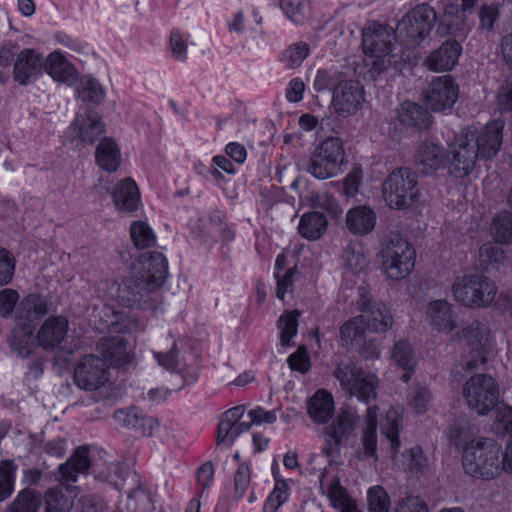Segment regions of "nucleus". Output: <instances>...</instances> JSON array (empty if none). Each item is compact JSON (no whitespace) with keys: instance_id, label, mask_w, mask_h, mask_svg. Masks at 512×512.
I'll list each match as a JSON object with an SVG mask.
<instances>
[{"instance_id":"nucleus-1","label":"nucleus","mask_w":512,"mask_h":512,"mask_svg":"<svg viewBox=\"0 0 512 512\" xmlns=\"http://www.w3.org/2000/svg\"><path fill=\"white\" fill-rule=\"evenodd\" d=\"M89 452L85 446L78 447L69 459L58 468L60 485L49 488L42 497L44 512H69L74 505L76 489L70 488L69 483L76 482L78 474L85 473L90 468Z\"/></svg>"},{"instance_id":"nucleus-2","label":"nucleus","mask_w":512,"mask_h":512,"mask_svg":"<svg viewBox=\"0 0 512 512\" xmlns=\"http://www.w3.org/2000/svg\"><path fill=\"white\" fill-rule=\"evenodd\" d=\"M462 465L473 477L494 479L504 472L502 447L491 438L473 439L464 448Z\"/></svg>"},{"instance_id":"nucleus-3","label":"nucleus","mask_w":512,"mask_h":512,"mask_svg":"<svg viewBox=\"0 0 512 512\" xmlns=\"http://www.w3.org/2000/svg\"><path fill=\"white\" fill-rule=\"evenodd\" d=\"M393 39L394 33L386 26L378 25L363 31L364 62L371 78L375 79L390 65L397 63L396 55L393 53Z\"/></svg>"},{"instance_id":"nucleus-4","label":"nucleus","mask_w":512,"mask_h":512,"mask_svg":"<svg viewBox=\"0 0 512 512\" xmlns=\"http://www.w3.org/2000/svg\"><path fill=\"white\" fill-rule=\"evenodd\" d=\"M381 271L392 281L406 279L413 271L416 252L413 245L398 234L389 235L379 251Z\"/></svg>"},{"instance_id":"nucleus-5","label":"nucleus","mask_w":512,"mask_h":512,"mask_svg":"<svg viewBox=\"0 0 512 512\" xmlns=\"http://www.w3.org/2000/svg\"><path fill=\"white\" fill-rule=\"evenodd\" d=\"M346 163L343 142L339 137H327L311 153L306 171L314 178L326 180L339 175Z\"/></svg>"},{"instance_id":"nucleus-6","label":"nucleus","mask_w":512,"mask_h":512,"mask_svg":"<svg viewBox=\"0 0 512 512\" xmlns=\"http://www.w3.org/2000/svg\"><path fill=\"white\" fill-rule=\"evenodd\" d=\"M333 375L349 397H356L364 403H369L376 398L378 377L372 373H365L353 361L339 363Z\"/></svg>"},{"instance_id":"nucleus-7","label":"nucleus","mask_w":512,"mask_h":512,"mask_svg":"<svg viewBox=\"0 0 512 512\" xmlns=\"http://www.w3.org/2000/svg\"><path fill=\"white\" fill-rule=\"evenodd\" d=\"M462 396L472 411L478 416H486L499 403V384L490 375L475 374L464 383Z\"/></svg>"},{"instance_id":"nucleus-8","label":"nucleus","mask_w":512,"mask_h":512,"mask_svg":"<svg viewBox=\"0 0 512 512\" xmlns=\"http://www.w3.org/2000/svg\"><path fill=\"white\" fill-rule=\"evenodd\" d=\"M454 299L470 308L489 306L495 299L497 287L483 274H467L459 277L452 285Z\"/></svg>"},{"instance_id":"nucleus-9","label":"nucleus","mask_w":512,"mask_h":512,"mask_svg":"<svg viewBox=\"0 0 512 512\" xmlns=\"http://www.w3.org/2000/svg\"><path fill=\"white\" fill-rule=\"evenodd\" d=\"M382 192L390 208H407L419 194L417 176L409 168L396 169L383 182Z\"/></svg>"},{"instance_id":"nucleus-10","label":"nucleus","mask_w":512,"mask_h":512,"mask_svg":"<svg viewBox=\"0 0 512 512\" xmlns=\"http://www.w3.org/2000/svg\"><path fill=\"white\" fill-rule=\"evenodd\" d=\"M436 12L428 4H420L407 12L397 25V34L409 47L418 46L431 32Z\"/></svg>"},{"instance_id":"nucleus-11","label":"nucleus","mask_w":512,"mask_h":512,"mask_svg":"<svg viewBox=\"0 0 512 512\" xmlns=\"http://www.w3.org/2000/svg\"><path fill=\"white\" fill-rule=\"evenodd\" d=\"M489 334L488 328L479 321H473L460 332L459 339L463 348L467 349L460 363L465 372L472 373L486 363Z\"/></svg>"},{"instance_id":"nucleus-12","label":"nucleus","mask_w":512,"mask_h":512,"mask_svg":"<svg viewBox=\"0 0 512 512\" xmlns=\"http://www.w3.org/2000/svg\"><path fill=\"white\" fill-rule=\"evenodd\" d=\"M133 275L152 290L155 298H160L158 288L168 275L167 260L160 252L143 253L133 266Z\"/></svg>"},{"instance_id":"nucleus-13","label":"nucleus","mask_w":512,"mask_h":512,"mask_svg":"<svg viewBox=\"0 0 512 512\" xmlns=\"http://www.w3.org/2000/svg\"><path fill=\"white\" fill-rule=\"evenodd\" d=\"M473 145L474 143L468 140L464 131L450 145L447 153L448 171L454 177H466L474 170L480 157Z\"/></svg>"},{"instance_id":"nucleus-14","label":"nucleus","mask_w":512,"mask_h":512,"mask_svg":"<svg viewBox=\"0 0 512 512\" xmlns=\"http://www.w3.org/2000/svg\"><path fill=\"white\" fill-rule=\"evenodd\" d=\"M504 121L494 120L487 123L480 131L474 128L464 129V133L481 159H491L500 151L503 140Z\"/></svg>"},{"instance_id":"nucleus-15","label":"nucleus","mask_w":512,"mask_h":512,"mask_svg":"<svg viewBox=\"0 0 512 512\" xmlns=\"http://www.w3.org/2000/svg\"><path fill=\"white\" fill-rule=\"evenodd\" d=\"M356 419L353 412L342 410L335 420L324 429L325 446L322 449L324 454L329 457L339 454L340 447L346 445L354 437Z\"/></svg>"},{"instance_id":"nucleus-16","label":"nucleus","mask_w":512,"mask_h":512,"mask_svg":"<svg viewBox=\"0 0 512 512\" xmlns=\"http://www.w3.org/2000/svg\"><path fill=\"white\" fill-rule=\"evenodd\" d=\"M459 96L458 85L450 75L433 78L424 91V103L434 112L451 109Z\"/></svg>"},{"instance_id":"nucleus-17","label":"nucleus","mask_w":512,"mask_h":512,"mask_svg":"<svg viewBox=\"0 0 512 512\" xmlns=\"http://www.w3.org/2000/svg\"><path fill=\"white\" fill-rule=\"evenodd\" d=\"M107 379V365L95 355L83 356L74 370V382L82 390H97L104 385Z\"/></svg>"},{"instance_id":"nucleus-18","label":"nucleus","mask_w":512,"mask_h":512,"mask_svg":"<svg viewBox=\"0 0 512 512\" xmlns=\"http://www.w3.org/2000/svg\"><path fill=\"white\" fill-rule=\"evenodd\" d=\"M364 101V87L358 81L341 80L333 89L332 107L339 116L354 115Z\"/></svg>"},{"instance_id":"nucleus-19","label":"nucleus","mask_w":512,"mask_h":512,"mask_svg":"<svg viewBox=\"0 0 512 512\" xmlns=\"http://www.w3.org/2000/svg\"><path fill=\"white\" fill-rule=\"evenodd\" d=\"M152 290L138 280L133 274L118 288L117 300L126 307L137 306L144 309H155L160 298H155Z\"/></svg>"},{"instance_id":"nucleus-20","label":"nucleus","mask_w":512,"mask_h":512,"mask_svg":"<svg viewBox=\"0 0 512 512\" xmlns=\"http://www.w3.org/2000/svg\"><path fill=\"white\" fill-rule=\"evenodd\" d=\"M44 57L34 49L26 48L17 54L14 62L13 79L20 85H27L42 74Z\"/></svg>"},{"instance_id":"nucleus-21","label":"nucleus","mask_w":512,"mask_h":512,"mask_svg":"<svg viewBox=\"0 0 512 512\" xmlns=\"http://www.w3.org/2000/svg\"><path fill=\"white\" fill-rule=\"evenodd\" d=\"M462 47L456 40H446L424 60V66L433 72H446L453 69L461 55Z\"/></svg>"},{"instance_id":"nucleus-22","label":"nucleus","mask_w":512,"mask_h":512,"mask_svg":"<svg viewBox=\"0 0 512 512\" xmlns=\"http://www.w3.org/2000/svg\"><path fill=\"white\" fill-rule=\"evenodd\" d=\"M112 200L120 213L132 214L141 205L139 188L132 178L120 180L112 191Z\"/></svg>"},{"instance_id":"nucleus-23","label":"nucleus","mask_w":512,"mask_h":512,"mask_svg":"<svg viewBox=\"0 0 512 512\" xmlns=\"http://www.w3.org/2000/svg\"><path fill=\"white\" fill-rule=\"evenodd\" d=\"M105 132V124L95 113L78 115L70 126V134L85 144H93Z\"/></svg>"},{"instance_id":"nucleus-24","label":"nucleus","mask_w":512,"mask_h":512,"mask_svg":"<svg viewBox=\"0 0 512 512\" xmlns=\"http://www.w3.org/2000/svg\"><path fill=\"white\" fill-rule=\"evenodd\" d=\"M96 349L107 366L121 367L131 362V356L127 350V341L120 336L100 339Z\"/></svg>"},{"instance_id":"nucleus-25","label":"nucleus","mask_w":512,"mask_h":512,"mask_svg":"<svg viewBox=\"0 0 512 512\" xmlns=\"http://www.w3.org/2000/svg\"><path fill=\"white\" fill-rule=\"evenodd\" d=\"M443 163V148L433 141H423L415 152L414 164L421 174L432 175Z\"/></svg>"},{"instance_id":"nucleus-26","label":"nucleus","mask_w":512,"mask_h":512,"mask_svg":"<svg viewBox=\"0 0 512 512\" xmlns=\"http://www.w3.org/2000/svg\"><path fill=\"white\" fill-rule=\"evenodd\" d=\"M427 318L433 329L448 334L456 328V314L446 300H433L427 307Z\"/></svg>"},{"instance_id":"nucleus-27","label":"nucleus","mask_w":512,"mask_h":512,"mask_svg":"<svg viewBox=\"0 0 512 512\" xmlns=\"http://www.w3.org/2000/svg\"><path fill=\"white\" fill-rule=\"evenodd\" d=\"M67 331L68 321L65 317H49L37 333L38 343L45 350H53L63 342Z\"/></svg>"},{"instance_id":"nucleus-28","label":"nucleus","mask_w":512,"mask_h":512,"mask_svg":"<svg viewBox=\"0 0 512 512\" xmlns=\"http://www.w3.org/2000/svg\"><path fill=\"white\" fill-rule=\"evenodd\" d=\"M376 221L375 211L366 205H359L349 209L345 219L348 231L357 236L370 234L375 228Z\"/></svg>"},{"instance_id":"nucleus-29","label":"nucleus","mask_w":512,"mask_h":512,"mask_svg":"<svg viewBox=\"0 0 512 512\" xmlns=\"http://www.w3.org/2000/svg\"><path fill=\"white\" fill-rule=\"evenodd\" d=\"M306 408L309 418L315 424H326L335 412L333 396L328 391L319 389L309 398Z\"/></svg>"},{"instance_id":"nucleus-30","label":"nucleus","mask_w":512,"mask_h":512,"mask_svg":"<svg viewBox=\"0 0 512 512\" xmlns=\"http://www.w3.org/2000/svg\"><path fill=\"white\" fill-rule=\"evenodd\" d=\"M54 80L73 86L78 78V72L66 57L59 53L53 52L44 59V68Z\"/></svg>"},{"instance_id":"nucleus-31","label":"nucleus","mask_w":512,"mask_h":512,"mask_svg":"<svg viewBox=\"0 0 512 512\" xmlns=\"http://www.w3.org/2000/svg\"><path fill=\"white\" fill-rule=\"evenodd\" d=\"M324 475L320 479V488L323 493L328 497L333 508L340 512H362L354 499H352L347 490L341 486L338 477H333L327 485L324 482Z\"/></svg>"},{"instance_id":"nucleus-32","label":"nucleus","mask_w":512,"mask_h":512,"mask_svg":"<svg viewBox=\"0 0 512 512\" xmlns=\"http://www.w3.org/2000/svg\"><path fill=\"white\" fill-rule=\"evenodd\" d=\"M49 311L48 302L39 294H29L16 307L15 316L18 323L28 324L45 316Z\"/></svg>"},{"instance_id":"nucleus-33","label":"nucleus","mask_w":512,"mask_h":512,"mask_svg":"<svg viewBox=\"0 0 512 512\" xmlns=\"http://www.w3.org/2000/svg\"><path fill=\"white\" fill-rule=\"evenodd\" d=\"M360 316L365 319V327L373 332H385L394 323L390 310L382 303L367 305Z\"/></svg>"},{"instance_id":"nucleus-34","label":"nucleus","mask_w":512,"mask_h":512,"mask_svg":"<svg viewBox=\"0 0 512 512\" xmlns=\"http://www.w3.org/2000/svg\"><path fill=\"white\" fill-rule=\"evenodd\" d=\"M97 164L105 171L115 172L121 163V153L116 142L109 137L103 138L95 152Z\"/></svg>"},{"instance_id":"nucleus-35","label":"nucleus","mask_w":512,"mask_h":512,"mask_svg":"<svg viewBox=\"0 0 512 512\" xmlns=\"http://www.w3.org/2000/svg\"><path fill=\"white\" fill-rule=\"evenodd\" d=\"M11 350L21 358H28L34 348L33 326L18 323L9 341Z\"/></svg>"},{"instance_id":"nucleus-36","label":"nucleus","mask_w":512,"mask_h":512,"mask_svg":"<svg viewBox=\"0 0 512 512\" xmlns=\"http://www.w3.org/2000/svg\"><path fill=\"white\" fill-rule=\"evenodd\" d=\"M399 120L411 127L428 128L432 123L430 113L419 104L404 102L398 111Z\"/></svg>"},{"instance_id":"nucleus-37","label":"nucleus","mask_w":512,"mask_h":512,"mask_svg":"<svg viewBox=\"0 0 512 512\" xmlns=\"http://www.w3.org/2000/svg\"><path fill=\"white\" fill-rule=\"evenodd\" d=\"M377 406L367 408L365 417V428L362 435V449L365 457L377 459Z\"/></svg>"},{"instance_id":"nucleus-38","label":"nucleus","mask_w":512,"mask_h":512,"mask_svg":"<svg viewBox=\"0 0 512 512\" xmlns=\"http://www.w3.org/2000/svg\"><path fill=\"white\" fill-rule=\"evenodd\" d=\"M327 219L320 212H309L302 215L298 230L308 240L319 239L327 229Z\"/></svg>"},{"instance_id":"nucleus-39","label":"nucleus","mask_w":512,"mask_h":512,"mask_svg":"<svg viewBox=\"0 0 512 512\" xmlns=\"http://www.w3.org/2000/svg\"><path fill=\"white\" fill-rule=\"evenodd\" d=\"M43 503L42 495L32 488L18 492L14 500L7 506L5 512H38Z\"/></svg>"},{"instance_id":"nucleus-40","label":"nucleus","mask_w":512,"mask_h":512,"mask_svg":"<svg viewBox=\"0 0 512 512\" xmlns=\"http://www.w3.org/2000/svg\"><path fill=\"white\" fill-rule=\"evenodd\" d=\"M115 418L123 421L124 425L140 432L143 436H151L152 431L158 425L155 419L139 415L134 410L119 411L115 414Z\"/></svg>"},{"instance_id":"nucleus-41","label":"nucleus","mask_w":512,"mask_h":512,"mask_svg":"<svg viewBox=\"0 0 512 512\" xmlns=\"http://www.w3.org/2000/svg\"><path fill=\"white\" fill-rule=\"evenodd\" d=\"M402 429V418L399 413L390 409L386 413L384 422L382 423L381 430L383 435L390 443L391 456L395 457L400 448V440L398 438Z\"/></svg>"},{"instance_id":"nucleus-42","label":"nucleus","mask_w":512,"mask_h":512,"mask_svg":"<svg viewBox=\"0 0 512 512\" xmlns=\"http://www.w3.org/2000/svg\"><path fill=\"white\" fill-rule=\"evenodd\" d=\"M391 357L402 369L414 371L417 364V357L414 349L407 340H398L392 347Z\"/></svg>"},{"instance_id":"nucleus-43","label":"nucleus","mask_w":512,"mask_h":512,"mask_svg":"<svg viewBox=\"0 0 512 512\" xmlns=\"http://www.w3.org/2000/svg\"><path fill=\"white\" fill-rule=\"evenodd\" d=\"M433 395L430 389L423 385L413 386L407 396L408 406L417 414L427 412L432 404Z\"/></svg>"},{"instance_id":"nucleus-44","label":"nucleus","mask_w":512,"mask_h":512,"mask_svg":"<svg viewBox=\"0 0 512 512\" xmlns=\"http://www.w3.org/2000/svg\"><path fill=\"white\" fill-rule=\"evenodd\" d=\"M130 237L138 249H147L155 245L156 236L152 228L143 221H134L130 226Z\"/></svg>"},{"instance_id":"nucleus-45","label":"nucleus","mask_w":512,"mask_h":512,"mask_svg":"<svg viewBox=\"0 0 512 512\" xmlns=\"http://www.w3.org/2000/svg\"><path fill=\"white\" fill-rule=\"evenodd\" d=\"M491 233L498 243L512 242V213L509 211L500 212L492 222Z\"/></svg>"},{"instance_id":"nucleus-46","label":"nucleus","mask_w":512,"mask_h":512,"mask_svg":"<svg viewBox=\"0 0 512 512\" xmlns=\"http://www.w3.org/2000/svg\"><path fill=\"white\" fill-rule=\"evenodd\" d=\"M280 7L286 16L296 24H302L310 17L308 0H280Z\"/></svg>"},{"instance_id":"nucleus-47","label":"nucleus","mask_w":512,"mask_h":512,"mask_svg":"<svg viewBox=\"0 0 512 512\" xmlns=\"http://www.w3.org/2000/svg\"><path fill=\"white\" fill-rule=\"evenodd\" d=\"M345 264L352 273H360L367 267V259L360 243H349L343 252Z\"/></svg>"},{"instance_id":"nucleus-48","label":"nucleus","mask_w":512,"mask_h":512,"mask_svg":"<svg viewBox=\"0 0 512 512\" xmlns=\"http://www.w3.org/2000/svg\"><path fill=\"white\" fill-rule=\"evenodd\" d=\"M17 465L13 460L0 462V502L6 500L14 491Z\"/></svg>"},{"instance_id":"nucleus-49","label":"nucleus","mask_w":512,"mask_h":512,"mask_svg":"<svg viewBox=\"0 0 512 512\" xmlns=\"http://www.w3.org/2000/svg\"><path fill=\"white\" fill-rule=\"evenodd\" d=\"M407 460V468L413 474H425L430 471L432 462L424 454L421 447L415 446L404 453Z\"/></svg>"},{"instance_id":"nucleus-50","label":"nucleus","mask_w":512,"mask_h":512,"mask_svg":"<svg viewBox=\"0 0 512 512\" xmlns=\"http://www.w3.org/2000/svg\"><path fill=\"white\" fill-rule=\"evenodd\" d=\"M298 316V311L286 312L278 320L280 344L284 347L291 346V339L297 334Z\"/></svg>"},{"instance_id":"nucleus-51","label":"nucleus","mask_w":512,"mask_h":512,"mask_svg":"<svg viewBox=\"0 0 512 512\" xmlns=\"http://www.w3.org/2000/svg\"><path fill=\"white\" fill-rule=\"evenodd\" d=\"M365 319L360 315L346 321L340 328V339L343 346L352 344L361 338L365 331Z\"/></svg>"},{"instance_id":"nucleus-52","label":"nucleus","mask_w":512,"mask_h":512,"mask_svg":"<svg viewBox=\"0 0 512 512\" xmlns=\"http://www.w3.org/2000/svg\"><path fill=\"white\" fill-rule=\"evenodd\" d=\"M368 512H389L390 498L386 490L379 485L370 487L367 491Z\"/></svg>"},{"instance_id":"nucleus-53","label":"nucleus","mask_w":512,"mask_h":512,"mask_svg":"<svg viewBox=\"0 0 512 512\" xmlns=\"http://www.w3.org/2000/svg\"><path fill=\"white\" fill-rule=\"evenodd\" d=\"M77 92L82 101L92 104H100L105 96L101 84L93 78L83 81Z\"/></svg>"},{"instance_id":"nucleus-54","label":"nucleus","mask_w":512,"mask_h":512,"mask_svg":"<svg viewBox=\"0 0 512 512\" xmlns=\"http://www.w3.org/2000/svg\"><path fill=\"white\" fill-rule=\"evenodd\" d=\"M289 484L286 480H276L273 491L264 504V512H276L287 501Z\"/></svg>"},{"instance_id":"nucleus-55","label":"nucleus","mask_w":512,"mask_h":512,"mask_svg":"<svg viewBox=\"0 0 512 512\" xmlns=\"http://www.w3.org/2000/svg\"><path fill=\"white\" fill-rule=\"evenodd\" d=\"M310 49L307 43L297 42L290 45L283 53L282 60L289 68H297L307 58Z\"/></svg>"},{"instance_id":"nucleus-56","label":"nucleus","mask_w":512,"mask_h":512,"mask_svg":"<svg viewBox=\"0 0 512 512\" xmlns=\"http://www.w3.org/2000/svg\"><path fill=\"white\" fill-rule=\"evenodd\" d=\"M492 430L500 437L512 433V406L502 404L498 407Z\"/></svg>"},{"instance_id":"nucleus-57","label":"nucleus","mask_w":512,"mask_h":512,"mask_svg":"<svg viewBox=\"0 0 512 512\" xmlns=\"http://www.w3.org/2000/svg\"><path fill=\"white\" fill-rule=\"evenodd\" d=\"M109 327L110 331L115 333H132L143 329V325L136 318L118 316L117 313Z\"/></svg>"},{"instance_id":"nucleus-58","label":"nucleus","mask_w":512,"mask_h":512,"mask_svg":"<svg viewBox=\"0 0 512 512\" xmlns=\"http://www.w3.org/2000/svg\"><path fill=\"white\" fill-rule=\"evenodd\" d=\"M363 174L360 169H354L343 179L342 193L347 198H354L360 190Z\"/></svg>"},{"instance_id":"nucleus-59","label":"nucleus","mask_w":512,"mask_h":512,"mask_svg":"<svg viewBox=\"0 0 512 512\" xmlns=\"http://www.w3.org/2000/svg\"><path fill=\"white\" fill-rule=\"evenodd\" d=\"M15 272V260L9 251L0 249V285L8 284Z\"/></svg>"},{"instance_id":"nucleus-60","label":"nucleus","mask_w":512,"mask_h":512,"mask_svg":"<svg viewBox=\"0 0 512 512\" xmlns=\"http://www.w3.org/2000/svg\"><path fill=\"white\" fill-rule=\"evenodd\" d=\"M497 108L501 113L512 111V76L500 87L496 96Z\"/></svg>"},{"instance_id":"nucleus-61","label":"nucleus","mask_w":512,"mask_h":512,"mask_svg":"<svg viewBox=\"0 0 512 512\" xmlns=\"http://www.w3.org/2000/svg\"><path fill=\"white\" fill-rule=\"evenodd\" d=\"M236 438L235 424L221 417L218 425L217 444L230 447Z\"/></svg>"},{"instance_id":"nucleus-62","label":"nucleus","mask_w":512,"mask_h":512,"mask_svg":"<svg viewBox=\"0 0 512 512\" xmlns=\"http://www.w3.org/2000/svg\"><path fill=\"white\" fill-rule=\"evenodd\" d=\"M479 257L484 263H499L504 257V250L497 244L487 242L479 248Z\"/></svg>"},{"instance_id":"nucleus-63","label":"nucleus","mask_w":512,"mask_h":512,"mask_svg":"<svg viewBox=\"0 0 512 512\" xmlns=\"http://www.w3.org/2000/svg\"><path fill=\"white\" fill-rule=\"evenodd\" d=\"M287 362L291 370L298 371L302 374L308 372L310 368V358L306 348L303 346L299 347L296 352L291 354Z\"/></svg>"},{"instance_id":"nucleus-64","label":"nucleus","mask_w":512,"mask_h":512,"mask_svg":"<svg viewBox=\"0 0 512 512\" xmlns=\"http://www.w3.org/2000/svg\"><path fill=\"white\" fill-rule=\"evenodd\" d=\"M395 512H428V507L419 497L407 496L398 502Z\"/></svg>"}]
</instances>
